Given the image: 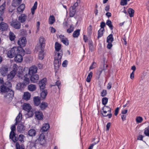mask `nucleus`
Segmentation results:
<instances>
[{"mask_svg": "<svg viewBox=\"0 0 149 149\" xmlns=\"http://www.w3.org/2000/svg\"><path fill=\"white\" fill-rule=\"evenodd\" d=\"M47 81V79L46 78H43L39 81L38 84L40 90L45 89Z\"/></svg>", "mask_w": 149, "mask_h": 149, "instance_id": "9b49d317", "label": "nucleus"}, {"mask_svg": "<svg viewBox=\"0 0 149 149\" xmlns=\"http://www.w3.org/2000/svg\"><path fill=\"white\" fill-rule=\"evenodd\" d=\"M108 99L107 97H104L102 99V104L105 105L108 102Z\"/></svg>", "mask_w": 149, "mask_h": 149, "instance_id": "864d4df0", "label": "nucleus"}, {"mask_svg": "<svg viewBox=\"0 0 149 149\" xmlns=\"http://www.w3.org/2000/svg\"><path fill=\"white\" fill-rule=\"evenodd\" d=\"M37 140H38V142H39L41 145H43L46 143V140L45 139V136L43 134H40Z\"/></svg>", "mask_w": 149, "mask_h": 149, "instance_id": "4468645a", "label": "nucleus"}, {"mask_svg": "<svg viewBox=\"0 0 149 149\" xmlns=\"http://www.w3.org/2000/svg\"><path fill=\"white\" fill-rule=\"evenodd\" d=\"M24 4L22 3L17 8V10L19 12H22L24 10Z\"/></svg>", "mask_w": 149, "mask_h": 149, "instance_id": "c9c22d12", "label": "nucleus"}, {"mask_svg": "<svg viewBox=\"0 0 149 149\" xmlns=\"http://www.w3.org/2000/svg\"><path fill=\"white\" fill-rule=\"evenodd\" d=\"M55 22V19L53 15L50 16L49 18V23L50 24H53Z\"/></svg>", "mask_w": 149, "mask_h": 149, "instance_id": "79ce46f5", "label": "nucleus"}, {"mask_svg": "<svg viewBox=\"0 0 149 149\" xmlns=\"http://www.w3.org/2000/svg\"><path fill=\"white\" fill-rule=\"evenodd\" d=\"M22 50L23 52L24 51L21 47H13L8 52L7 55L9 58H12L18 54L21 53Z\"/></svg>", "mask_w": 149, "mask_h": 149, "instance_id": "f03ea898", "label": "nucleus"}, {"mask_svg": "<svg viewBox=\"0 0 149 149\" xmlns=\"http://www.w3.org/2000/svg\"><path fill=\"white\" fill-rule=\"evenodd\" d=\"M25 51L23 52V50L22 51V53L18 54L16 55L15 57V61L17 63H21L23 60V57L22 55V54H24Z\"/></svg>", "mask_w": 149, "mask_h": 149, "instance_id": "dca6fc26", "label": "nucleus"}, {"mask_svg": "<svg viewBox=\"0 0 149 149\" xmlns=\"http://www.w3.org/2000/svg\"><path fill=\"white\" fill-rule=\"evenodd\" d=\"M25 129V127L22 124H19L17 126V131L20 133L23 132Z\"/></svg>", "mask_w": 149, "mask_h": 149, "instance_id": "5701e85b", "label": "nucleus"}, {"mask_svg": "<svg viewBox=\"0 0 149 149\" xmlns=\"http://www.w3.org/2000/svg\"><path fill=\"white\" fill-rule=\"evenodd\" d=\"M8 68L7 66H3L0 69V72L1 74L5 76L7 75Z\"/></svg>", "mask_w": 149, "mask_h": 149, "instance_id": "6ab92c4d", "label": "nucleus"}, {"mask_svg": "<svg viewBox=\"0 0 149 149\" xmlns=\"http://www.w3.org/2000/svg\"><path fill=\"white\" fill-rule=\"evenodd\" d=\"M26 73H27L29 76L33 74H36L37 72L38 68L35 65L30 67L29 69L26 68Z\"/></svg>", "mask_w": 149, "mask_h": 149, "instance_id": "423d86ee", "label": "nucleus"}, {"mask_svg": "<svg viewBox=\"0 0 149 149\" xmlns=\"http://www.w3.org/2000/svg\"><path fill=\"white\" fill-rule=\"evenodd\" d=\"M128 12L130 17H132L134 15V11L131 8H129L128 10Z\"/></svg>", "mask_w": 149, "mask_h": 149, "instance_id": "ea45409f", "label": "nucleus"}, {"mask_svg": "<svg viewBox=\"0 0 149 149\" xmlns=\"http://www.w3.org/2000/svg\"><path fill=\"white\" fill-rule=\"evenodd\" d=\"M22 109L24 110L28 111L29 112V113L30 112V111L31 109V105L29 104L24 103L23 104ZM30 112H31V116H32L33 115L34 113L32 111Z\"/></svg>", "mask_w": 149, "mask_h": 149, "instance_id": "f8f14e48", "label": "nucleus"}, {"mask_svg": "<svg viewBox=\"0 0 149 149\" xmlns=\"http://www.w3.org/2000/svg\"><path fill=\"white\" fill-rule=\"evenodd\" d=\"M12 87L11 83L10 82L7 81L0 86L1 92L3 93L10 91L12 90L11 89Z\"/></svg>", "mask_w": 149, "mask_h": 149, "instance_id": "20e7f679", "label": "nucleus"}, {"mask_svg": "<svg viewBox=\"0 0 149 149\" xmlns=\"http://www.w3.org/2000/svg\"><path fill=\"white\" fill-rule=\"evenodd\" d=\"M106 23L104 22H102L100 23V26L101 27L100 29H104V27L106 26Z\"/></svg>", "mask_w": 149, "mask_h": 149, "instance_id": "052dcab7", "label": "nucleus"}, {"mask_svg": "<svg viewBox=\"0 0 149 149\" xmlns=\"http://www.w3.org/2000/svg\"><path fill=\"white\" fill-rule=\"evenodd\" d=\"M74 29V27L72 26V25H71L70 28L67 30V32L68 33H71L73 31Z\"/></svg>", "mask_w": 149, "mask_h": 149, "instance_id": "5fc2aeb1", "label": "nucleus"}, {"mask_svg": "<svg viewBox=\"0 0 149 149\" xmlns=\"http://www.w3.org/2000/svg\"><path fill=\"white\" fill-rule=\"evenodd\" d=\"M22 0H13L12 5L14 7H17L22 2Z\"/></svg>", "mask_w": 149, "mask_h": 149, "instance_id": "cd10ccee", "label": "nucleus"}, {"mask_svg": "<svg viewBox=\"0 0 149 149\" xmlns=\"http://www.w3.org/2000/svg\"><path fill=\"white\" fill-rule=\"evenodd\" d=\"M18 66L16 65H14L13 66V70L11 71L9 74L7 75V78L9 79H12L15 75L17 72Z\"/></svg>", "mask_w": 149, "mask_h": 149, "instance_id": "0eeeda50", "label": "nucleus"}, {"mask_svg": "<svg viewBox=\"0 0 149 149\" xmlns=\"http://www.w3.org/2000/svg\"><path fill=\"white\" fill-rule=\"evenodd\" d=\"M17 75L19 78L23 79L22 83L25 86L29 83V77L27 73H26V69L25 68L22 72H18Z\"/></svg>", "mask_w": 149, "mask_h": 149, "instance_id": "7ed1b4c3", "label": "nucleus"}, {"mask_svg": "<svg viewBox=\"0 0 149 149\" xmlns=\"http://www.w3.org/2000/svg\"><path fill=\"white\" fill-rule=\"evenodd\" d=\"M8 26V24L4 22L0 23V30L1 31H5L7 30Z\"/></svg>", "mask_w": 149, "mask_h": 149, "instance_id": "4be33fe9", "label": "nucleus"}, {"mask_svg": "<svg viewBox=\"0 0 149 149\" xmlns=\"http://www.w3.org/2000/svg\"><path fill=\"white\" fill-rule=\"evenodd\" d=\"M35 116L38 120H42L43 118V115L42 112L37 111L35 113Z\"/></svg>", "mask_w": 149, "mask_h": 149, "instance_id": "412c9836", "label": "nucleus"}, {"mask_svg": "<svg viewBox=\"0 0 149 149\" xmlns=\"http://www.w3.org/2000/svg\"><path fill=\"white\" fill-rule=\"evenodd\" d=\"M75 10H73V9L70 8V12L69 13L70 17H73L75 14Z\"/></svg>", "mask_w": 149, "mask_h": 149, "instance_id": "49530a36", "label": "nucleus"}, {"mask_svg": "<svg viewBox=\"0 0 149 149\" xmlns=\"http://www.w3.org/2000/svg\"><path fill=\"white\" fill-rule=\"evenodd\" d=\"M10 128L11 131L9 135L10 139H11L14 142H16L17 141V137L16 136V134L14 132L16 130L15 125H12Z\"/></svg>", "mask_w": 149, "mask_h": 149, "instance_id": "39448f33", "label": "nucleus"}, {"mask_svg": "<svg viewBox=\"0 0 149 149\" xmlns=\"http://www.w3.org/2000/svg\"><path fill=\"white\" fill-rule=\"evenodd\" d=\"M143 120V118L141 116H137L136 118V121L137 123H140Z\"/></svg>", "mask_w": 149, "mask_h": 149, "instance_id": "09e8293b", "label": "nucleus"}, {"mask_svg": "<svg viewBox=\"0 0 149 149\" xmlns=\"http://www.w3.org/2000/svg\"><path fill=\"white\" fill-rule=\"evenodd\" d=\"M96 65V63L95 62H92V64L91 65L89 69H93V68H95V67Z\"/></svg>", "mask_w": 149, "mask_h": 149, "instance_id": "13d9d810", "label": "nucleus"}, {"mask_svg": "<svg viewBox=\"0 0 149 149\" xmlns=\"http://www.w3.org/2000/svg\"><path fill=\"white\" fill-rule=\"evenodd\" d=\"M30 80L32 83H35L37 82L39 79V76L38 74H33L29 76Z\"/></svg>", "mask_w": 149, "mask_h": 149, "instance_id": "a211bd4d", "label": "nucleus"}, {"mask_svg": "<svg viewBox=\"0 0 149 149\" xmlns=\"http://www.w3.org/2000/svg\"><path fill=\"white\" fill-rule=\"evenodd\" d=\"M36 132L35 130L31 129L29 130L28 132V135L30 136H36Z\"/></svg>", "mask_w": 149, "mask_h": 149, "instance_id": "a878e982", "label": "nucleus"}, {"mask_svg": "<svg viewBox=\"0 0 149 149\" xmlns=\"http://www.w3.org/2000/svg\"><path fill=\"white\" fill-rule=\"evenodd\" d=\"M26 43V40L24 37H22L20 38L17 42L19 46V47H21V48L25 46Z\"/></svg>", "mask_w": 149, "mask_h": 149, "instance_id": "ddd939ff", "label": "nucleus"}, {"mask_svg": "<svg viewBox=\"0 0 149 149\" xmlns=\"http://www.w3.org/2000/svg\"><path fill=\"white\" fill-rule=\"evenodd\" d=\"M25 86L23 83H19L17 84L16 86V88L17 89L19 90H22Z\"/></svg>", "mask_w": 149, "mask_h": 149, "instance_id": "c85d7f7f", "label": "nucleus"}, {"mask_svg": "<svg viewBox=\"0 0 149 149\" xmlns=\"http://www.w3.org/2000/svg\"><path fill=\"white\" fill-rule=\"evenodd\" d=\"M40 99L38 96L35 97L33 98V102L36 106H38L40 104Z\"/></svg>", "mask_w": 149, "mask_h": 149, "instance_id": "393cba45", "label": "nucleus"}, {"mask_svg": "<svg viewBox=\"0 0 149 149\" xmlns=\"http://www.w3.org/2000/svg\"><path fill=\"white\" fill-rule=\"evenodd\" d=\"M31 96V94L29 92H24L23 99L26 100H28L30 99Z\"/></svg>", "mask_w": 149, "mask_h": 149, "instance_id": "c756f323", "label": "nucleus"}, {"mask_svg": "<svg viewBox=\"0 0 149 149\" xmlns=\"http://www.w3.org/2000/svg\"><path fill=\"white\" fill-rule=\"evenodd\" d=\"M24 138L25 136L23 134H20L19 135L17 140L18 139L21 142L23 143L24 142Z\"/></svg>", "mask_w": 149, "mask_h": 149, "instance_id": "37998d69", "label": "nucleus"}, {"mask_svg": "<svg viewBox=\"0 0 149 149\" xmlns=\"http://www.w3.org/2000/svg\"><path fill=\"white\" fill-rule=\"evenodd\" d=\"M68 63V61L67 60H65L62 63V65L63 66L65 67H66L67 66Z\"/></svg>", "mask_w": 149, "mask_h": 149, "instance_id": "774afa93", "label": "nucleus"}, {"mask_svg": "<svg viewBox=\"0 0 149 149\" xmlns=\"http://www.w3.org/2000/svg\"><path fill=\"white\" fill-rule=\"evenodd\" d=\"M10 25L15 29H20L21 27L20 22L17 20H12L10 22Z\"/></svg>", "mask_w": 149, "mask_h": 149, "instance_id": "6e6552de", "label": "nucleus"}, {"mask_svg": "<svg viewBox=\"0 0 149 149\" xmlns=\"http://www.w3.org/2000/svg\"><path fill=\"white\" fill-rule=\"evenodd\" d=\"M27 19V15L25 14H21L18 17V20L21 23H24Z\"/></svg>", "mask_w": 149, "mask_h": 149, "instance_id": "aec40b11", "label": "nucleus"}, {"mask_svg": "<svg viewBox=\"0 0 149 149\" xmlns=\"http://www.w3.org/2000/svg\"><path fill=\"white\" fill-rule=\"evenodd\" d=\"M9 92H7L4 95V98L6 100L8 101H11L14 97V91L13 90H10Z\"/></svg>", "mask_w": 149, "mask_h": 149, "instance_id": "1a4fd4ad", "label": "nucleus"}, {"mask_svg": "<svg viewBox=\"0 0 149 149\" xmlns=\"http://www.w3.org/2000/svg\"><path fill=\"white\" fill-rule=\"evenodd\" d=\"M104 109H105V110H107V111L109 113L106 115L103 114V113H101V114L102 115V116L104 117H106L108 116L109 118H110L112 117V114L111 113V109L108 106L105 105L102 108V110H103Z\"/></svg>", "mask_w": 149, "mask_h": 149, "instance_id": "9d476101", "label": "nucleus"}, {"mask_svg": "<svg viewBox=\"0 0 149 149\" xmlns=\"http://www.w3.org/2000/svg\"><path fill=\"white\" fill-rule=\"evenodd\" d=\"M38 5V3L37 1H36L34 4L33 6L31 8V9L33 10H35L37 8Z\"/></svg>", "mask_w": 149, "mask_h": 149, "instance_id": "338daca9", "label": "nucleus"}, {"mask_svg": "<svg viewBox=\"0 0 149 149\" xmlns=\"http://www.w3.org/2000/svg\"><path fill=\"white\" fill-rule=\"evenodd\" d=\"M103 71V69H102V68H100L98 70H97L96 74L97 75V78L98 79H99L100 78V75Z\"/></svg>", "mask_w": 149, "mask_h": 149, "instance_id": "a19ab883", "label": "nucleus"}, {"mask_svg": "<svg viewBox=\"0 0 149 149\" xmlns=\"http://www.w3.org/2000/svg\"><path fill=\"white\" fill-rule=\"evenodd\" d=\"M33 18V15L31 14H29L27 16V20L28 22L31 21Z\"/></svg>", "mask_w": 149, "mask_h": 149, "instance_id": "6e6d98bb", "label": "nucleus"}, {"mask_svg": "<svg viewBox=\"0 0 149 149\" xmlns=\"http://www.w3.org/2000/svg\"><path fill=\"white\" fill-rule=\"evenodd\" d=\"M62 42L66 46H68L69 45V41L68 39H66L65 40H63V41Z\"/></svg>", "mask_w": 149, "mask_h": 149, "instance_id": "0e129e2a", "label": "nucleus"}, {"mask_svg": "<svg viewBox=\"0 0 149 149\" xmlns=\"http://www.w3.org/2000/svg\"><path fill=\"white\" fill-rule=\"evenodd\" d=\"M61 47V45L57 42H56L55 43V50L57 52H59V53H60V50Z\"/></svg>", "mask_w": 149, "mask_h": 149, "instance_id": "7c9ffc66", "label": "nucleus"}, {"mask_svg": "<svg viewBox=\"0 0 149 149\" xmlns=\"http://www.w3.org/2000/svg\"><path fill=\"white\" fill-rule=\"evenodd\" d=\"M59 38H60L61 41L62 42L63 41V40H65L68 39L67 38H66L65 36L64 35H60L59 36Z\"/></svg>", "mask_w": 149, "mask_h": 149, "instance_id": "e2e57ef3", "label": "nucleus"}, {"mask_svg": "<svg viewBox=\"0 0 149 149\" xmlns=\"http://www.w3.org/2000/svg\"><path fill=\"white\" fill-rule=\"evenodd\" d=\"M50 127L49 124L48 123H45L41 129L42 132H45L48 130Z\"/></svg>", "mask_w": 149, "mask_h": 149, "instance_id": "bb28decb", "label": "nucleus"}, {"mask_svg": "<svg viewBox=\"0 0 149 149\" xmlns=\"http://www.w3.org/2000/svg\"><path fill=\"white\" fill-rule=\"evenodd\" d=\"M107 94V91L106 90H103L100 93L101 96L102 97L106 96Z\"/></svg>", "mask_w": 149, "mask_h": 149, "instance_id": "4d7b16f0", "label": "nucleus"}, {"mask_svg": "<svg viewBox=\"0 0 149 149\" xmlns=\"http://www.w3.org/2000/svg\"><path fill=\"white\" fill-rule=\"evenodd\" d=\"M104 29H100L98 31L97 38L99 39L102 37L103 34L104 32Z\"/></svg>", "mask_w": 149, "mask_h": 149, "instance_id": "f704fd0d", "label": "nucleus"}, {"mask_svg": "<svg viewBox=\"0 0 149 149\" xmlns=\"http://www.w3.org/2000/svg\"><path fill=\"white\" fill-rule=\"evenodd\" d=\"M144 133L146 136L149 137V126L145 129Z\"/></svg>", "mask_w": 149, "mask_h": 149, "instance_id": "3c124183", "label": "nucleus"}, {"mask_svg": "<svg viewBox=\"0 0 149 149\" xmlns=\"http://www.w3.org/2000/svg\"><path fill=\"white\" fill-rule=\"evenodd\" d=\"M48 106V104L47 102H42L40 105L41 110H43Z\"/></svg>", "mask_w": 149, "mask_h": 149, "instance_id": "2f4dec72", "label": "nucleus"}, {"mask_svg": "<svg viewBox=\"0 0 149 149\" xmlns=\"http://www.w3.org/2000/svg\"><path fill=\"white\" fill-rule=\"evenodd\" d=\"M22 113H19L17 115V116L15 119V120H17V121H20V120H19L20 119V117L21 118L20 120H21L22 118Z\"/></svg>", "mask_w": 149, "mask_h": 149, "instance_id": "bf43d9fd", "label": "nucleus"}, {"mask_svg": "<svg viewBox=\"0 0 149 149\" xmlns=\"http://www.w3.org/2000/svg\"><path fill=\"white\" fill-rule=\"evenodd\" d=\"M61 82L59 80H57L55 84L54 85H52V86H57L58 89L60 90L61 88Z\"/></svg>", "mask_w": 149, "mask_h": 149, "instance_id": "603ef678", "label": "nucleus"}, {"mask_svg": "<svg viewBox=\"0 0 149 149\" xmlns=\"http://www.w3.org/2000/svg\"><path fill=\"white\" fill-rule=\"evenodd\" d=\"M88 46L89 50L92 52L93 50L94 46L93 41L92 40H89L88 42Z\"/></svg>", "mask_w": 149, "mask_h": 149, "instance_id": "58836bf2", "label": "nucleus"}, {"mask_svg": "<svg viewBox=\"0 0 149 149\" xmlns=\"http://www.w3.org/2000/svg\"><path fill=\"white\" fill-rule=\"evenodd\" d=\"M92 75L93 72H91L88 74L86 79V81L88 82H89L91 81Z\"/></svg>", "mask_w": 149, "mask_h": 149, "instance_id": "a18cd8bd", "label": "nucleus"}, {"mask_svg": "<svg viewBox=\"0 0 149 149\" xmlns=\"http://www.w3.org/2000/svg\"><path fill=\"white\" fill-rule=\"evenodd\" d=\"M80 30L79 29H78L75 31L73 33V37L74 38L78 37L80 35Z\"/></svg>", "mask_w": 149, "mask_h": 149, "instance_id": "473e14b6", "label": "nucleus"}, {"mask_svg": "<svg viewBox=\"0 0 149 149\" xmlns=\"http://www.w3.org/2000/svg\"><path fill=\"white\" fill-rule=\"evenodd\" d=\"M43 90L40 94V97L42 99H45L48 94L47 91V89Z\"/></svg>", "mask_w": 149, "mask_h": 149, "instance_id": "b1692460", "label": "nucleus"}, {"mask_svg": "<svg viewBox=\"0 0 149 149\" xmlns=\"http://www.w3.org/2000/svg\"><path fill=\"white\" fill-rule=\"evenodd\" d=\"M37 51L38 52V58L42 60L44 58V48H36Z\"/></svg>", "mask_w": 149, "mask_h": 149, "instance_id": "2eb2a0df", "label": "nucleus"}, {"mask_svg": "<svg viewBox=\"0 0 149 149\" xmlns=\"http://www.w3.org/2000/svg\"><path fill=\"white\" fill-rule=\"evenodd\" d=\"M15 38V36L14 34L12 32H10L9 39L11 41L13 40Z\"/></svg>", "mask_w": 149, "mask_h": 149, "instance_id": "8fccbe9b", "label": "nucleus"}, {"mask_svg": "<svg viewBox=\"0 0 149 149\" xmlns=\"http://www.w3.org/2000/svg\"><path fill=\"white\" fill-rule=\"evenodd\" d=\"M45 41L44 38L40 37L39 39L40 45H38L36 48H44L45 45Z\"/></svg>", "mask_w": 149, "mask_h": 149, "instance_id": "f3484780", "label": "nucleus"}, {"mask_svg": "<svg viewBox=\"0 0 149 149\" xmlns=\"http://www.w3.org/2000/svg\"><path fill=\"white\" fill-rule=\"evenodd\" d=\"M92 27L91 25H90L88 27L87 29L88 32L89 33H91L92 32Z\"/></svg>", "mask_w": 149, "mask_h": 149, "instance_id": "69168bd1", "label": "nucleus"}, {"mask_svg": "<svg viewBox=\"0 0 149 149\" xmlns=\"http://www.w3.org/2000/svg\"><path fill=\"white\" fill-rule=\"evenodd\" d=\"M63 54L62 50H61L60 53H56L54 57V65L55 69L56 70L55 72H57L61 64V59Z\"/></svg>", "mask_w": 149, "mask_h": 149, "instance_id": "f257e3e1", "label": "nucleus"}, {"mask_svg": "<svg viewBox=\"0 0 149 149\" xmlns=\"http://www.w3.org/2000/svg\"><path fill=\"white\" fill-rule=\"evenodd\" d=\"M16 149H24V146L23 145H20L18 142H16Z\"/></svg>", "mask_w": 149, "mask_h": 149, "instance_id": "c03bdc74", "label": "nucleus"}, {"mask_svg": "<svg viewBox=\"0 0 149 149\" xmlns=\"http://www.w3.org/2000/svg\"><path fill=\"white\" fill-rule=\"evenodd\" d=\"M5 8V5L3 4L0 6V13L1 15H2L4 13V10Z\"/></svg>", "mask_w": 149, "mask_h": 149, "instance_id": "de8ad7c7", "label": "nucleus"}, {"mask_svg": "<svg viewBox=\"0 0 149 149\" xmlns=\"http://www.w3.org/2000/svg\"><path fill=\"white\" fill-rule=\"evenodd\" d=\"M127 4V0H121L120 5L122 6L125 5Z\"/></svg>", "mask_w": 149, "mask_h": 149, "instance_id": "680f3d73", "label": "nucleus"}, {"mask_svg": "<svg viewBox=\"0 0 149 149\" xmlns=\"http://www.w3.org/2000/svg\"><path fill=\"white\" fill-rule=\"evenodd\" d=\"M106 24L109 27L111 30L113 29V26L112 24L111 21L109 19H108L106 22Z\"/></svg>", "mask_w": 149, "mask_h": 149, "instance_id": "4c0bfd02", "label": "nucleus"}, {"mask_svg": "<svg viewBox=\"0 0 149 149\" xmlns=\"http://www.w3.org/2000/svg\"><path fill=\"white\" fill-rule=\"evenodd\" d=\"M28 90L31 91H33L36 89V87L35 85L32 84H31L28 86Z\"/></svg>", "mask_w": 149, "mask_h": 149, "instance_id": "e433bc0d", "label": "nucleus"}, {"mask_svg": "<svg viewBox=\"0 0 149 149\" xmlns=\"http://www.w3.org/2000/svg\"><path fill=\"white\" fill-rule=\"evenodd\" d=\"M114 40L113 35L112 34L109 35L107 38V42H112Z\"/></svg>", "mask_w": 149, "mask_h": 149, "instance_id": "72a5a7b5", "label": "nucleus"}]
</instances>
